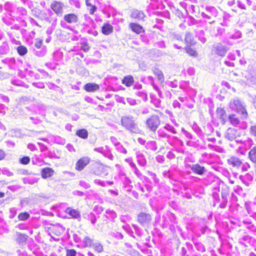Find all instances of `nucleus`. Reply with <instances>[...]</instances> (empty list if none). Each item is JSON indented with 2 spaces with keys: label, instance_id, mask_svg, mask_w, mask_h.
I'll list each match as a JSON object with an SVG mask.
<instances>
[{
  "label": "nucleus",
  "instance_id": "1",
  "mask_svg": "<svg viewBox=\"0 0 256 256\" xmlns=\"http://www.w3.org/2000/svg\"><path fill=\"white\" fill-rule=\"evenodd\" d=\"M122 126L131 133L140 134V129L136 122V118L131 115L122 116L120 119Z\"/></svg>",
  "mask_w": 256,
  "mask_h": 256
},
{
  "label": "nucleus",
  "instance_id": "2",
  "mask_svg": "<svg viewBox=\"0 0 256 256\" xmlns=\"http://www.w3.org/2000/svg\"><path fill=\"white\" fill-rule=\"evenodd\" d=\"M230 108L240 114L241 118L246 120L248 117V114L246 108L244 103L238 98L232 100L229 104Z\"/></svg>",
  "mask_w": 256,
  "mask_h": 256
},
{
  "label": "nucleus",
  "instance_id": "3",
  "mask_svg": "<svg viewBox=\"0 0 256 256\" xmlns=\"http://www.w3.org/2000/svg\"><path fill=\"white\" fill-rule=\"evenodd\" d=\"M157 134L158 140L166 141L171 146H172L176 142H178L180 146H183L184 144L183 142L180 140L177 136L168 134L164 127L160 128L158 130Z\"/></svg>",
  "mask_w": 256,
  "mask_h": 256
},
{
  "label": "nucleus",
  "instance_id": "4",
  "mask_svg": "<svg viewBox=\"0 0 256 256\" xmlns=\"http://www.w3.org/2000/svg\"><path fill=\"white\" fill-rule=\"evenodd\" d=\"M34 48L32 49L34 54L38 57L44 56L47 52L46 46H42V40L36 38L34 44Z\"/></svg>",
  "mask_w": 256,
  "mask_h": 256
},
{
  "label": "nucleus",
  "instance_id": "5",
  "mask_svg": "<svg viewBox=\"0 0 256 256\" xmlns=\"http://www.w3.org/2000/svg\"><path fill=\"white\" fill-rule=\"evenodd\" d=\"M78 16L74 13L68 14L64 15L63 18L60 20V24L63 28H68L70 26L68 24H74L78 22Z\"/></svg>",
  "mask_w": 256,
  "mask_h": 256
},
{
  "label": "nucleus",
  "instance_id": "6",
  "mask_svg": "<svg viewBox=\"0 0 256 256\" xmlns=\"http://www.w3.org/2000/svg\"><path fill=\"white\" fill-rule=\"evenodd\" d=\"M160 124L159 116L156 114H152L146 122V125L148 130L152 132L156 131Z\"/></svg>",
  "mask_w": 256,
  "mask_h": 256
},
{
  "label": "nucleus",
  "instance_id": "7",
  "mask_svg": "<svg viewBox=\"0 0 256 256\" xmlns=\"http://www.w3.org/2000/svg\"><path fill=\"white\" fill-rule=\"evenodd\" d=\"M162 226L164 228L170 227L171 229L174 224L176 223L175 216L172 213L168 212L162 216Z\"/></svg>",
  "mask_w": 256,
  "mask_h": 256
},
{
  "label": "nucleus",
  "instance_id": "8",
  "mask_svg": "<svg viewBox=\"0 0 256 256\" xmlns=\"http://www.w3.org/2000/svg\"><path fill=\"white\" fill-rule=\"evenodd\" d=\"M242 78L240 81L247 85H253L256 82V73L246 71L242 73Z\"/></svg>",
  "mask_w": 256,
  "mask_h": 256
},
{
  "label": "nucleus",
  "instance_id": "9",
  "mask_svg": "<svg viewBox=\"0 0 256 256\" xmlns=\"http://www.w3.org/2000/svg\"><path fill=\"white\" fill-rule=\"evenodd\" d=\"M191 127L192 130L196 132L198 137L204 142L206 143V140L204 138L205 134L202 131L201 128L198 126V125L194 122L192 126ZM206 128L209 129L210 132L206 133V135H209L210 133L212 132L214 130V128L210 124H207Z\"/></svg>",
  "mask_w": 256,
  "mask_h": 256
},
{
  "label": "nucleus",
  "instance_id": "10",
  "mask_svg": "<svg viewBox=\"0 0 256 256\" xmlns=\"http://www.w3.org/2000/svg\"><path fill=\"white\" fill-rule=\"evenodd\" d=\"M238 243L244 246V248H248L249 246H255L256 245V240L252 236L245 234L239 238Z\"/></svg>",
  "mask_w": 256,
  "mask_h": 256
},
{
  "label": "nucleus",
  "instance_id": "11",
  "mask_svg": "<svg viewBox=\"0 0 256 256\" xmlns=\"http://www.w3.org/2000/svg\"><path fill=\"white\" fill-rule=\"evenodd\" d=\"M64 5L60 1L54 0L50 4V8L58 16H62L64 14Z\"/></svg>",
  "mask_w": 256,
  "mask_h": 256
},
{
  "label": "nucleus",
  "instance_id": "12",
  "mask_svg": "<svg viewBox=\"0 0 256 256\" xmlns=\"http://www.w3.org/2000/svg\"><path fill=\"white\" fill-rule=\"evenodd\" d=\"M228 50V47L221 43H218L214 45L212 48L214 54L222 57L224 56Z\"/></svg>",
  "mask_w": 256,
  "mask_h": 256
},
{
  "label": "nucleus",
  "instance_id": "13",
  "mask_svg": "<svg viewBox=\"0 0 256 256\" xmlns=\"http://www.w3.org/2000/svg\"><path fill=\"white\" fill-rule=\"evenodd\" d=\"M48 138H42L40 137L39 138L48 142V141L50 140L52 142L62 145H64L66 144V140L60 136L48 134Z\"/></svg>",
  "mask_w": 256,
  "mask_h": 256
},
{
  "label": "nucleus",
  "instance_id": "14",
  "mask_svg": "<svg viewBox=\"0 0 256 256\" xmlns=\"http://www.w3.org/2000/svg\"><path fill=\"white\" fill-rule=\"evenodd\" d=\"M227 163L232 168L238 170L242 165V160L237 156H232L227 160Z\"/></svg>",
  "mask_w": 256,
  "mask_h": 256
},
{
  "label": "nucleus",
  "instance_id": "15",
  "mask_svg": "<svg viewBox=\"0 0 256 256\" xmlns=\"http://www.w3.org/2000/svg\"><path fill=\"white\" fill-rule=\"evenodd\" d=\"M240 136V132L234 128H228L224 134L225 138L229 140L232 141Z\"/></svg>",
  "mask_w": 256,
  "mask_h": 256
},
{
  "label": "nucleus",
  "instance_id": "16",
  "mask_svg": "<svg viewBox=\"0 0 256 256\" xmlns=\"http://www.w3.org/2000/svg\"><path fill=\"white\" fill-rule=\"evenodd\" d=\"M90 158L88 156L81 158L76 164L75 168L78 171L80 172L89 164Z\"/></svg>",
  "mask_w": 256,
  "mask_h": 256
},
{
  "label": "nucleus",
  "instance_id": "17",
  "mask_svg": "<svg viewBox=\"0 0 256 256\" xmlns=\"http://www.w3.org/2000/svg\"><path fill=\"white\" fill-rule=\"evenodd\" d=\"M130 16L138 21H144L146 16L143 11L138 9H133L131 10Z\"/></svg>",
  "mask_w": 256,
  "mask_h": 256
},
{
  "label": "nucleus",
  "instance_id": "18",
  "mask_svg": "<svg viewBox=\"0 0 256 256\" xmlns=\"http://www.w3.org/2000/svg\"><path fill=\"white\" fill-rule=\"evenodd\" d=\"M151 220V216L148 214L141 212L138 216V220L142 226L148 224Z\"/></svg>",
  "mask_w": 256,
  "mask_h": 256
},
{
  "label": "nucleus",
  "instance_id": "19",
  "mask_svg": "<svg viewBox=\"0 0 256 256\" xmlns=\"http://www.w3.org/2000/svg\"><path fill=\"white\" fill-rule=\"evenodd\" d=\"M188 166L193 172L199 175H202L206 172V170L204 166H201L198 164H189Z\"/></svg>",
  "mask_w": 256,
  "mask_h": 256
},
{
  "label": "nucleus",
  "instance_id": "20",
  "mask_svg": "<svg viewBox=\"0 0 256 256\" xmlns=\"http://www.w3.org/2000/svg\"><path fill=\"white\" fill-rule=\"evenodd\" d=\"M49 229L52 234L58 236L63 234L65 230L64 228L60 224L52 225Z\"/></svg>",
  "mask_w": 256,
  "mask_h": 256
},
{
  "label": "nucleus",
  "instance_id": "21",
  "mask_svg": "<svg viewBox=\"0 0 256 256\" xmlns=\"http://www.w3.org/2000/svg\"><path fill=\"white\" fill-rule=\"evenodd\" d=\"M216 116L220 120L221 123L225 124L227 121V115L226 110L222 108H218L216 109Z\"/></svg>",
  "mask_w": 256,
  "mask_h": 256
},
{
  "label": "nucleus",
  "instance_id": "22",
  "mask_svg": "<svg viewBox=\"0 0 256 256\" xmlns=\"http://www.w3.org/2000/svg\"><path fill=\"white\" fill-rule=\"evenodd\" d=\"M128 26L129 28H130L132 32L137 34H140L145 32L143 27L138 24L132 22L129 24Z\"/></svg>",
  "mask_w": 256,
  "mask_h": 256
},
{
  "label": "nucleus",
  "instance_id": "23",
  "mask_svg": "<svg viewBox=\"0 0 256 256\" xmlns=\"http://www.w3.org/2000/svg\"><path fill=\"white\" fill-rule=\"evenodd\" d=\"M242 182L246 186H248L252 184L254 178L250 173H246L244 176H240L239 177Z\"/></svg>",
  "mask_w": 256,
  "mask_h": 256
},
{
  "label": "nucleus",
  "instance_id": "24",
  "mask_svg": "<svg viewBox=\"0 0 256 256\" xmlns=\"http://www.w3.org/2000/svg\"><path fill=\"white\" fill-rule=\"evenodd\" d=\"M136 158L138 164L141 166H145L147 161L144 155L140 151L136 152Z\"/></svg>",
  "mask_w": 256,
  "mask_h": 256
},
{
  "label": "nucleus",
  "instance_id": "25",
  "mask_svg": "<svg viewBox=\"0 0 256 256\" xmlns=\"http://www.w3.org/2000/svg\"><path fill=\"white\" fill-rule=\"evenodd\" d=\"M242 36V33L239 30H236L234 34H227V37L226 38L225 40H224V42L227 44L228 45H232V44L230 43L228 39H232V40H236L238 38H240Z\"/></svg>",
  "mask_w": 256,
  "mask_h": 256
},
{
  "label": "nucleus",
  "instance_id": "26",
  "mask_svg": "<svg viewBox=\"0 0 256 256\" xmlns=\"http://www.w3.org/2000/svg\"><path fill=\"white\" fill-rule=\"evenodd\" d=\"M54 174V170L50 168H45L42 170L41 175L42 177L46 179L52 176Z\"/></svg>",
  "mask_w": 256,
  "mask_h": 256
},
{
  "label": "nucleus",
  "instance_id": "27",
  "mask_svg": "<svg viewBox=\"0 0 256 256\" xmlns=\"http://www.w3.org/2000/svg\"><path fill=\"white\" fill-rule=\"evenodd\" d=\"M100 89V86L95 83H88L84 86V90L88 92H94Z\"/></svg>",
  "mask_w": 256,
  "mask_h": 256
},
{
  "label": "nucleus",
  "instance_id": "28",
  "mask_svg": "<svg viewBox=\"0 0 256 256\" xmlns=\"http://www.w3.org/2000/svg\"><path fill=\"white\" fill-rule=\"evenodd\" d=\"M66 212L74 218H80V214L78 210L73 209L71 208H68L66 210Z\"/></svg>",
  "mask_w": 256,
  "mask_h": 256
},
{
  "label": "nucleus",
  "instance_id": "29",
  "mask_svg": "<svg viewBox=\"0 0 256 256\" xmlns=\"http://www.w3.org/2000/svg\"><path fill=\"white\" fill-rule=\"evenodd\" d=\"M113 26L109 24H104L102 28V32L105 35H109L113 32Z\"/></svg>",
  "mask_w": 256,
  "mask_h": 256
},
{
  "label": "nucleus",
  "instance_id": "30",
  "mask_svg": "<svg viewBox=\"0 0 256 256\" xmlns=\"http://www.w3.org/2000/svg\"><path fill=\"white\" fill-rule=\"evenodd\" d=\"M228 120L234 126H238L240 121L234 114H230L228 117Z\"/></svg>",
  "mask_w": 256,
  "mask_h": 256
},
{
  "label": "nucleus",
  "instance_id": "31",
  "mask_svg": "<svg viewBox=\"0 0 256 256\" xmlns=\"http://www.w3.org/2000/svg\"><path fill=\"white\" fill-rule=\"evenodd\" d=\"M196 36L198 38L199 40H200L202 44H204L206 42L207 40L205 37V32L203 30H196Z\"/></svg>",
  "mask_w": 256,
  "mask_h": 256
},
{
  "label": "nucleus",
  "instance_id": "32",
  "mask_svg": "<svg viewBox=\"0 0 256 256\" xmlns=\"http://www.w3.org/2000/svg\"><path fill=\"white\" fill-rule=\"evenodd\" d=\"M134 80L132 76L128 75L124 76L122 80V83L126 86L129 87L133 84Z\"/></svg>",
  "mask_w": 256,
  "mask_h": 256
},
{
  "label": "nucleus",
  "instance_id": "33",
  "mask_svg": "<svg viewBox=\"0 0 256 256\" xmlns=\"http://www.w3.org/2000/svg\"><path fill=\"white\" fill-rule=\"evenodd\" d=\"M16 241L17 243L20 244L25 243L28 238V236L26 235L18 232H16Z\"/></svg>",
  "mask_w": 256,
  "mask_h": 256
},
{
  "label": "nucleus",
  "instance_id": "34",
  "mask_svg": "<svg viewBox=\"0 0 256 256\" xmlns=\"http://www.w3.org/2000/svg\"><path fill=\"white\" fill-rule=\"evenodd\" d=\"M205 10L206 13L210 14L214 18H216L218 16V12L214 6H206Z\"/></svg>",
  "mask_w": 256,
  "mask_h": 256
},
{
  "label": "nucleus",
  "instance_id": "35",
  "mask_svg": "<svg viewBox=\"0 0 256 256\" xmlns=\"http://www.w3.org/2000/svg\"><path fill=\"white\" fill-rule=\"evenodd\" d=\"M104 216L108 220L114 221V218H116L117 214L113 210H106Z\"/></svg>",
  "mask_w": 256,
  "mask_h": 256
},
{
  "label": "nucleus",
  "instance_id": "36",
  "mask_svg": "<svg viewBox=\"0 0 256 256\" xmlns=\"http://www.w3.org/2000/svg\"><path fill=\"white\" fill-rule=\"evenodd\" d=\"M228 192H222V202L220 204V207L224 208L226 207L228 203Z\"/></svg>",
  "mask_w": 256,
  "mask_h": 256
},
{
  "label": "nucleus",
  "instance_id": "37",
  "mask_svg": "<svg viewBox=\"0 0 256 256\" xmlns=\"http://www.w3.org/2000/svg\"><path fill=\"white\" fill-rule=\"evenodd\" d=\"M39 178L35 176H28L23 178V182L25 184H34L36 183Z\"/></svg>",
  "mask_w": 256,
  "mask_h": 256
},
{
  "label": "nucleus",
  "instance_id": "38",
  "mask_svg": "<svg viewBox=\"0 0 256 256\" xmlns=\"http://www.w3.org/2000/svg\"><path fill=\"white\" fill-rule=\"evenodd\" d=\"M10 52V48L8 44L6 42H4L0 46V54L4 55L8 54Z\"/></svg>",
  "mask_w": 256,
  "mask_h": 256
},
{
  "label": "nucleus",
  "instance_id": "39",
  "mask_svg": "<svg viewBox=\"0 0 256 256\" xmlns=\"http://www.w3.org/2000/svg\"><path fill=\"white\" fill-rule=\"evenodd\" d=\"M248 158L254 164H256V146L252 147L248 152Z\"/></svg>",
  "mask_w": 256,
  "mask_h": 256
},
{
  "label": "nucleus",
  "instance_id": "40",
  "mask_svg": "<svg viewBox=\"0 0 256 256\" xmlns=\"http://www.w3.org/2000/svg\"><path fill=\"white\" fill-rule=\"evenodd\" d=\"M184 40L188 45H194L195 44L192 34L190 32L186 33Z\"/></svg>",
  "mask_w": 256,
  "mask_h": 256
},
{
  "label": "nucleus",
  "instance_id": "41",
  "mask_svg": "<svg viewBox=\"0 0 256 256\" xmlns=\"http://www.w3.org/2000/svg\"><path fill=\"white\" fill-rule=\"evenodd\" d=\"M82 244L84 248L91 247L93 244V240L90 237L86 236L82 242Z\"/></svg>",
  "mask_w": 256,
  "mask_h": 256
},
{
  "label": "nucleus",
  "instance_id": "42",
  "mask_svg": "<svg viewBox=\"0 0 256 256\" xmlns=\"http://www.w3.org/2000/svg\"><path fill=\"white\" fill-rule=\"evenodd\" d=\"M150 102L156 108H162L161 100L156 98L155 96H150Z\"/></svg>",
  "mask_w": 256,
  "mask_h": 256
},
{
  "label": "nucleus",
  "instance_id": "43",
  "mask_svg": "<svg viewBox=\"0 0 256 256\" xmlns=\"http://www.w3.org/2000/svg\"><path fill=\"white\" fill-rule=\"evenodd\" d=\"M147 150L156 151L157 150L156 143L155 141H149L146 143L145 146Z\"/></svg>",
  "mask_w": 256,
  "mask_h": 256
},
{
  "label": "nucleus",
  "instance_id": "44",
  "mask_svg": "<svg viewBox=\"0 0 256 256\" xmlns=\"http://www.w3.org/2000/svg\"><path fill=\"white\" fill-rule=\"evenodd\" d=\"M32 164L38 166H42L44 164V161L41 158L40 156L36 155L32 158Z\"/></svg>",
  "mask_w": 256,
  "mask_h": 256
},
{
  "label": "nucleus",
  "instance_id": "45",
  "mask_svg": "<svg viewBox=\"0 0 256 256\" xmlns=\"http://www.w3.org/2000/svg\"><path fill=\"white\" fill-rule=\"evenodd\" d=\"M2 22L7 26L12 25L14 22V20L11 18V14L6 15L2 18Z\"/></svg>",
  "mask_w": 256,
  "mask_h": 256
},
{
  "label": "nucleus",
  "instance_id": "46",
  "mask_svg": "<svg viewBox=\"0 0 256 256\" xmlns=\"http://www.w3.org/2000/svg\"><path fill=\"white\" fill-rule=\"evenodd\" d=\"M76 134L81 138L86 139L88 138V132L86 129H81L76 131Z\"/></svg>",
  "mask_w": 256,
  "mask_h": 256
},
{
  "label": "nucleus",
  "instance_id": "47",
  "mask_svg": "<svg viewBox=\"0 0 256 256\" xmlns=\"http://www.w3.org/2000/svg\"><path fill=\"white\" fill-rule=\"evenodd\" d=\"M202 156L203 158L202 160L204 162H206L209 164H212V162L210 160V159L212 157V155L211 154H208L206 152H204L202 154Z\"/></svg>",
  "mask_w": 256,
  "mask_h": 256
},
{
  "label": "nucleus",
  "instance_id": "48",
  "mask_svg": "<svg viewBox=\"0 0 256 256\" xmlns=\"http://www.w3.org/2000/svg\"><path fill=\"white\" fill-rule=\"evenodd\" d=\"M105 148H106V150L104 153V154L103 156H104L107 158L109 160H113L114 159V156H113L110 150V148L107 146H105Z\"/></svg>",
  "mask_w": 256,
  "mask_h": 256
},
{
  "label": "nucleus",
  "instance_id": "49",
  "mask_svg": "<svg viewBox=\"0 0 256 256\" xmlns=\"http://www.w3.org/2000/svg\"><path fill=\"white\" fill-rule=\"evenodd\" d=\"M92 246L94 250L98 252H102L104 250L103 246L100 242L93 243Z\"/></svg>",
  "mask_w": 256,
  "mask_h": 256
},
{
  "label": "nucleus",
  "instance_id": "50",
  "mask_svg": "<svg viewBox=\"0 0 256 256\" xmlns=\"http://www.w3.org/2000/svg\"><path fill=\"white\" fill-rule=\"evenodd\" d=\"M154 73L155 75L158 77V80L160 81V82H163L164 80V74L161 70H158V68H155L154 70Z\"/></svg>",
  "mask_w": 256,
  "mask_h": 256
},
{
  "label": "nucleus",
  "instance_id": "51",
  "mask_svg": "<svg viewBox=\"0 0 256 256\" xmlns=\"http://www.w3.org/2000/svg\"><path fill=\"white\" fill-rule=\"evenodd\" d=\"M201 16L202 18L206 19L208 20V22L209 24H212L214 22V20H213L212 17L210 14L208 13L206 14V12H202L201 13Z\"/></svg>",
  "mask_w": 256,
  "mask_h": 256
},
{
  "label": "nucleus",
  "instance_id": "52",
  "mask_svg": "<svg viewBox=\"0 0 256 256\" xmlns=\"http://www.w3.org/2000/svg\"><path fill=\"white\" fill-rule=\"evenodd\" d=\"M136 95L144 101L146 102L148 100V94L144 91H137L136 92Z\"/></svg>",
  "mask_w": 256,
  "mask_h": 256
},
{
  "label": "nucleus",
  "instance_id": "53",
  "mask_svg": "<svg viewBox=\"0 0 256 256\" xmlns=\"http://www.w3.org/2000/svg\"><path fill=\"white\" fill-rule=\"evenodd\" d=\"M164 128L166 129V130L170 132L172 134H176L177 133V132L174 126L169 124H166L164 126Z\"/></svg>",
  "mask_w": 256,
  "mask_h": 256
},
{
  "label": "nucleus",
  "instance_id": "54",
  "mask_svg": "<svg viewBox=\"0 0 256 256\" xmlns=\"http://www.w3.org/2000/svg\"><path fill=\"white\" fill-rule=\"evenodd\" d=\"M17 52L20 56H24L28 52L26 48L24 46H18L17 48Z\"/></svg>",
  "mask_w": 256,
  "mask_h": 256
},
{
  "label": "nucleus",
  "instance_id": "55",
  "mask_svg": "<svg viewBox=\"0 0 256 256\" xmlns=\"http://www.w3.org/2000/svg\"><path fill=\"white\" fill-rule=\"evenodd\" d=\"M234 190L236 194L240 196H246V194L244 192L242 188L239 186H234Z\"/></svg>",
  "mask_w": 256,
  "mask_h": 256
},
{
  "label": "nucleus",
  "instance_id": "56",
  "mask_svg": "<svg viewBox=\"0 0 256 256\" xmlns=\"http://www.w3.org/2000/svg\"><path fill=\"white\" fill-rule=\"evenodd\" d=\"M220 192V187L216 186L213 188L212 190V197L216 200H220V196L218 192Z\"/></svg>",
  "mask_w": 256,
  "mask_h": 256
},
{
  "label": "nucleus",
  "instance_id": "57",
  "mask_svg": "<svg viewBox=\"0 0 256 256\" xmlns=\"http://www.w3.org/2000/svg\"><path fill=\"white\" fill-rule=\"evenodd\" d=\"M84 19L86 22V26L91 25L92 27H94L95 26V24L92 18L88 16V14H86L84 15Z\"/></svg>",
  "mask_w": 256,
  "mask_h": 256
},
{
  "label": "nucleus",
  "instance_id": "58",
  "mask_svg": "<svg viewBox=\"0 0 256 256\" xmlns=\"http://www.w3.org/2000/svg\"><path fill=\"white\" fill-rule=\"evenodd\" d=\"M53 12L50 9H48L46 12L42 14V16L43 19H44L46 20H49L50 16L53 15Z\"/></svg>",
  "mask_w": 256,
  "mask_h": 256
},
{
  "label": "nucleus",
  "instance_id": "59",
  "mask_svg": "<svg viewBox=\"0 0 256 256\" xmlns=\"http://www.w3.org/2000/svg\"><path fill=\"white\" fill-rule=\"evenodd\" d=\"M186 53H188L190 56H198L196 52L188 46L186 48Z\"/></svg>",
  "mask_w": 256,
  "mask_h": 256
},
{
  "label": "nucleus",
  "instance_id": "60",
  "mask_svg": "<svg viewBox=\"0 0 256 256\" xmlns=\"http://www.w3.org/2000/svg\"><path fill=\"white\" fill-rule=\"evenodd\" d=\"M30 216V214L27 212H21L18 216V220H25Z\"/></svg>",
  "mask_w": 256,
  "mask_h": 256
},
{
  "label": "nucleus",
  "instance_id": "61",
  "mask_svg": "<svg viewBox=\"0 0 256 256\" xmlns=\"http://www.w3.org/2000/svg\"><path fill=\"white\" fill-rule=\"evenodd\" d=\"M116 149L119 152L122 153L123 154H127L126 150L123 146L120 143L116 146Z\"/></svg>",
  "mask_w": 256,
  "mask_h": 256
},
{
  "label": "nucleus",
  "instance_id": "62",
  "mask_svg": "<svg viewBox=\"0 0 256 256\" xmlns=\"http://www.w3.org/2000/svg\"><path fill=\"white\" fill-rule=\"evenodd\" d=\"M196 248L200 252H204L206 251V248H204V245L201 242H196L194 244Z\"/></svg>",
  "mask_w": 256,
  "mask_h": 256
},
{
  "label": "nucleus",
  "instance_id": "63",
  "mask_svg": "<svg viewBox=\"0 0 256 256\" xmlns=\"http://www.w3.org/2000/svg\"><path fill=\"white\" fill-rule=\"evenodd\" d=\"M62 56H63L62 53L60 51L55 52L53 54L54 58L57 61L62 59Z\"/></svg>",
  "mask_w": 256,
  "mask_h": 256
},
{
  "label": "nucleus",
  "instance_id": "64",
  "mask_svg": "<svg viewBox=\"0 0 256 256\" xmlns=\"http://www.w3.org/2000/svg\"><path fill=\"white\" fill-rule=\"evenodd\" d=\"M66 256H76L77 252L74 249H66Z\"/></svg>",
  "mask_w": 256,
  "mask_h": 256
}]
</instances>
